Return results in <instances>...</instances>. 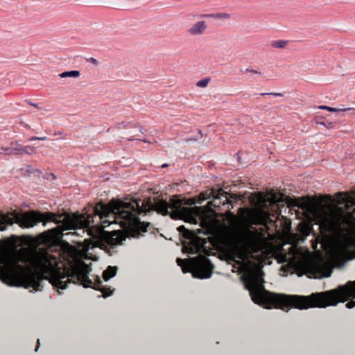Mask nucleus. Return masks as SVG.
I'll return each instance as SVG.
<instances>
[{
    "instance_id": "1a4fd4ad",
    "label": "nucleus",
    "mask_w": 355,
    "mask_h": 355,
    "mask_svg": "<svg viewBox=\"0 0 355 355\" xmlns=\"http://www.w3.org/2000/svg\"><path fill=\"white\" fill-rule=\"evenodd\" d=\"M207 28V23L205 21H198L193 24L187 31L188 33L192 36L200 35L204 34Z\"/></svg>"
},
{
    "instance_id": "7ed1b4c3",
    "label": "nucleus",
    "mask_w": 355,
    "mask_h": 355,
    "mask_svg": "<svg viewBox=\"0 0 355 355\" xmlns=\"http://www.w3.org/2000/svg\"><path fill=\"white\" fill-rule=\"evenodd\" d=\"M350 201L341 197L338 205L318 216V223L327 232L341 237L339 250L343 255L355 252V215L351 211Z\"/></svg>"
},
{
    "instance_id": "ddd939ff",
    "label": "nucleus",
    "mask_w": 355,
    "mask_h": 355,
    "mask_svg": "<svg viewBox=\"0 0 355 355\" xmlns=\"http://www.w3.org/2000/svg\"><path fill=\"white\" fill-rule=\"evenodd\" d=\"M320 109H322V110H327L329 112H345L346 111H348V110H354V108H352V107H349V108H334V107H329V106H326V105H321L319 107Z\"/></svg>"
},
{
    "instance_id": "423d86ee",
    "label": "nucleus",
    "mask_w": 355,
    "mask_h": 355,
    "mask_svg": "<svg viewBox=\"0 0 355 355\" xmlns=\"http://www.w3.org/2000/svg\"><path fill=\"white\" fill-rule=\"evenodd\" d=\"M331 272L332 270L322 259L313 261L307 269V273L311 278L329 277Z\"/></svg>"
},
{
    "instance_id": "7c9ffc66",
    "label": "nucleus",
    "mask_w": 355,
    "mask_h": 355,
    "mask_svg": "<svg viewBox=\"0 0 355 355\" xmlns=\"http://www.w3.org/2000/svg\"><path fill=\"white\" fill-rule=\"evenodd\" d=\"M121 125H123L125 128L126 127V125H125L124 123H122L118 125V128H121Z\"/></svg>"
},
{
    "instance_id": "bb28decb",
    "label": "nucleus",
    "mask_w": 355,
    "mask_h": 355,
    "mask_svg": "<svg viewBox=\"0 0 355 355\" xmlns=\"http://www.w3.org/2000/svg\"><path fill=\"white\" fill-rule=\"evenodd\" d=\"M38 137H32L29 139V141H34V140H37Z\"/></svg>"
},
{
    "instance_id": "a878e982",
    "label": "nucleus",
    "mask_w": 355,
    "mask_h": 355,
    "mask_svg": "<svg viewBox=\"0 0 355 355\" xmlns=\"http://www.w3.org/2000/svg\"><path fill=\"white\" fill-rule=\"evenodd\" d=\"M89 60V62L91 63H92L94 64H98V61L95 58H90Z\"/></svg>"
},
{
    "instance_id": "c9c22d12",
    "label": "nucleus",
    "mask_w": 355,
    "mask_h": 355,
    "mask_svg": "<svg viewBox=\"0 0 355 355\" xmlns=\"http://www.w3.org/2000/svg\"><path fill=\"white\" fill-rule=\"evenodd\" d=\"M143 130H144V129H143L142 128H140V132H141V133H143V132H143Z\"/></svg>"
},
{
    "instance_id": "a211bd4d",
    "label": "nucleus",
    "mask_w": 355,
    "mask_h": 355,
    "mask_svg": "<svg viewBox=\"0 0 355 355\" xmlns=\"http://www.w3.org/2000/svg\"><path fill=\"white\" fill-rule=\"evenodd\" d=\"M216 189L207 190L205 192L202 193L200 195L202 197V200H207L212 198Z\"/></svg>"
},
{
    "instance_id": "9b49d317",
    "label": "nucleus",
    "mask_w": 355,
    "mask_h": 355,
    "mask_svg": "<svg viewBox=\"0 0 355 355\" xmlns=\"http://www.w3.org/2000/svg\"><path fill=\"white\" fill-rule=\"evenodd\" d=\"M257 230H251L248 229L245 232V243L248 246L252 245L257 241Z\"/></svg>"
},
{
    "instance_id": "c85d7f7f",
    "label": "nucleus",
    "mask_w": 355,
    "mask_h": 355,
    "mask_svg": "<svg viewBox=\"0 0 355 355\" xmlns=\"http://www.w3.org/2000/svg\"><path fill=\"white\" fill-rule=\"evenodd\" d=\"M46 139V137H38L37 140H41V141H44Z\"/></svg>"
},
{
    "instance_id": "b1692460",
    "label": "nucleus",
    "mask_w": 355,
    "mask_h": 355,
    "mask_svg": "<svg viewBox=\"0 0 355 355\" xmlns=\"http://www.w3.org/2000/svg\"><path fill=\"white\" fill-rule=\"evenodd\" d=\"M246 71H249V72H251V73H256V74H261L260 72H259V71H257L256 70H254V69H249V68H248L246 69Z\"/></svg>"
},
{
    "instance_id": "6ab92c4d",
    "label": "nucleus",
    "mask_w": 355,
    "mask_h": 355,
    "mask_svg": "<svg viewBox=\"0 0 355 355\" xmlns=\"http://www.w3.org/2000/svg\"><path fill=\"white\" fill-rule=\"evenodd\" d=\"M210 80V78H204V79H202L200 80H199L197 83H196V85L199 87H206L209 83Z\"/></svg>"
},
{
    "instance_id": "473e14b6",
    "label": "nucleus",
    "mask_w": 355,
    "mask_h": 355,
    "mask_svg": "<svg viewBox=\"0 0 355 355\" xmlns=\"http://www.w3.org/2000/svg\"><path fill=\"white\" fill-rule=\"evenodd\" d=\"M197 139H198L197 138H193V139L191 138V139H187V141H190V140L196 141Z\"/></svg>"
},
{
    "instance_id": "cd10ccee",
    "label": "nucleus",
    "mask_w": 355,
    "mask_h": 355,
    "mask_svg": "<svg viewBox=\"0 0 355 355\" xmlns=\"http://www.w3.org/2000/svg\"><path fill=\"white\" fill-rule=\"evenodd\" d=\"M259 219H254V221L253 222L254 225H259L260 223L258 221Z\"/></svg>"
},
{
    "instance_id": "39448f33",
    "label": "nucleus",
    "mask_w": 355,
    "mask_h": 355,
    "mask_svg": "<svg viewBox=\"0 0 355 355\" xmlns=\"http://www.w3.org/2000/svg\"><path fill=\"white\" fill-rule=\"evenodd\" d=\"M195 271L193 272V277L199 279H207L211 276L214 265L210 260L202 255L193 258Z\"/></svg>"
},
{
    "instance_id": "f8f14e48",
    "label": "nucleus",
    "mask_w": 355,
    "mask_h": 355,
    "mask_svg": "<svg viewBox=\"0 0 355 355\" xmlns=\"http://www.w3.org/2000/svg\"><path fill=\"white\" fill-rule=\"evenodd\" d=\"M117 269L116 266H108L103 272V277L104 280L107 281L110 278L114 277L116 274Z\"/></svg>"
},
{
    "instance_id": "e433bc0d",
    "label": "nucleus",
    "mask_w": 355,
    "mask_h": 355,
    "mask_svg": "<svg viewBox=\"0 0 355 355\" xmlns=\"http://www.w3.org/2000/svg\"><path fill=\"white\" fill-rule=\"evenodd\" d=\"M198 233H201L202 232V230H198Z\"/></svg>"
},
{
    "instance_id": "0eeeda50",
    "label": "nucleus",
    "mask_w": 355,
    "mask_h": 355,
    "mask_svg": "<svg viewBox=\"0 0 355 355\" xmlns=\"http://www.w3.org/2000/svg\"><path fill=\"white\" fill-rule=\"evenodd\" d=\"M230 198L233 199H236V196L235 194H232L229 197L228 193L223 191L222 189H216L214 195L212 198V200L208 202V206L209 207H214L217 209H220L222 206L227 207V209L230 210L232 208L231 205Z\"/></svg>"
},
{
    "instance_id": "dca6fc26",
    "label": "nucleus",
    "mask_w": 355,
    "mask_h": 355,
    "mask_svg": "<svg viewBox=\"0 0 355 355\" xmlns=\"http://www.w3.org/2000/svg\"><path fill=\"white\" fill-rule=\"evenodd\" d=\"M185 260L181 258H178L176 262L179 266L181 267L182 270L184 273L189 271V266L185 263Z\"/></svg>"
},
{
    "instance_id": "4be33fe9",
    "label": "nucleus",
    "mask_w": 355,
    "mask_h": 355,
    "mask_svg": "<svg viewBox=\"0 0 355 355\" xmlns=\"http://www.w3.org/2000/svg\"><path fill=\"white\" fill-rule=\"evenodd\" d=\"M347 309H352L355 306V301H350L345 304Z\"/></svg>"
},
{
    "instance_id": "5701e85b",
    "label": "nucleus",
    "mask_w": 355,
    "mask_h": 355,
    "mask_svg": "<svg viewBox=\"0 0 355 355\" xmlns=\"http://www.w3.org/2000/svg\"><path fill=\"white\" fill-rule=\"evenodd\" d=\"M136 137H137V138L134 139L133 137H131V138H129L128 140L129 141H131V140H133V139H137V140H139V141H142L144 142H148L147 140L140 137L139 135H135Z\"/></svg>"
},
{
    "instance_id": "aec40b11",
    "label": "nucleus",
    "mask_w": 355,
    "mask_h": 355,
    "mask_svg": "<svg viewBox=\"0 0 355 355\" xmlns=\"http://www.w3.org/2000/svg\"><path fill=\"white\" fill-rule=\"evenodd\" d=\"M1 150H3L6 155H12L13 154L12 149L11 148V145L9 147H6V148L1 147Z\"/></svg>"
},
{
    "instance_id": "20e7f679",
    "label": "nucleus",
    "mask_w": 355,
    "mask_h": 355,
    "mask_svg": "<svg viewBox=\"0 0 355 355\" xmlns=\"http://www.w3.org/2000/svg\"><path fill=\"white\" fill-rule=\"evenodd\" d=\"M148 204L150 209H154L164 216L169 215L173 219H183L185 221L196 223L194 208L183 206L182 200L177 196H173L170 202L158 199L152 202L149 200Z\"/></svg>"
},
{
    "instance_id": "f257e3e1",
    "label": "nucleus",
    "mask_w": 355,
    "mask_h": 355,
    "mask_svg": "<svg viewBox=\"0 0 355 355\" xmlns=\"http://www.w3.org/2000/svg\"><path fill=\"white\" fill-rule=\"evenodd\" d=\"M142 211L139 202L135 199L129 202L112 200L108 204L99 202L93 208L94 214L93 216L90 214H80L62 216L52 212L42 213L37 211H30L19 214L16 211H12L8 214H0V231L6 230L8 225H11L14 223L23 228L33 227L40 222L52 221L57 224L62 223V232L68 230H75L73 232H62V238L68 236H83V234L87 233L92 237L91 241L85 239V242H88L87 245L88 249L98 247L112 256L116 252V248L122 245L123 241H125L126 236L116 230L110 232L103 230L94 234L92 230L89 229L90 225L92 223L94 224L92 227H96L98 230H102L107 225L114 223L127 231L146 225L143 230L146 232L149 223H141L138 217Z\"/></svg>"
},
{
    "instance_id": "393cba45",
    "label": "nucleus",
    "mask_w": 355,
    "mask_h": 355,
    "mask_svg": "<svg viewBox=\"0 0 355 355\" xmlns=\"http://www.w3.org/2000/svg\"><path fill=\"white\" fill-rule=\"evenodd\" d=\"M28 103L29 105H32V106H33V107H35L37 108V109H41V107H39L38 104L33 103H32V102H31V101H28Z\"/></svg>"
},
{
    "instance_id": "6e6552de",
    "label": "nucleus",
    "mask_w": 355,
    "mask_h": 355,
    "mask_svg": "<svg viewBox=\"0 0 355 355\" xmlns=\"http://www.w3.org/2000/svg\"><path fill=\"white\" fill-rule=\"evenodd\" d=\"M11 148L13 155H21L23 153L32 155L35 153V148L31 146H21L17 141L11 142Z\"/></svg>"
},
{
    "instance_id": "2eb2a0df",
    "label": "nucleus",
    "mask_w": 355,
    "mask_h": 355,
    "mask_svg": "<svg viewBox=\"0 0 355 355\" xmlns=\"http://www.w3.org/2000/svg\"><path fill=\"white\" fill-rule=\"evenodd\" d=\"M201 17H214L217 19H228L230 18V15L225 12H219L215 15H202Z\"/></svg>"
},
{
    "instance_id": "412c9836",
    "label": "nucleus",
    "mask_w": 355,
    "mask_h": 355,
    "mask_svg": "<svg viewBox=\"0 0 355 355\" xmlns=\"http://www.w3.org/2000/svg\"><path fill=\"white\" fill-rule=\"evenodd\" d=\"M261 95H262V96L273 95L275 96H283V94L282 93H275V92H272V93H262V94H261Z\"/></svg>"
},
{
    "instance_id": "f3484780",
    "label": "nucleus",
    "mask_w": 355,
    "mask_h": 355,
    "mask_svg": "<svg viewBox=\"0 0 355 355\" xmlns=\"http://www.w3.org/2000/svg\"><path fill=\"white\" fill-rule=\"evenodd\" d=\"M288 44L287 41L285 40H279V41H275L272 43V46L274 48H279V49H284L286 46Z\"/></svg>"
},
{
    "instance_id": "f704fd0d",
    "label": "nucleus",
    "mask_w": 355,
    "mask_h": 355,
    "mask_svg": "<svg viewBox=\"0 0 355 355\" xmlns=\"http://www.w3.org/2000/svg\"><path fill=\"white\" fill-rule=\"evenodd\" d=\"M198 133L200 135L201 137H202V133L200 130H198Z\"/></svg>"
},
{
    "instance_id": "72a5a7b5",
    "label": "nucleus",
    "mask_w": 355,
    "mask_h": 355,
    "mask_svg": "<svg viewBox=\"0 0 355 355\" xmlns=\"http://www.w3.org/2000/svg\"><path fill=\"white\" fill-rule=\"evenodd\" d=\"M167 166H168L167 164H164L163 165H162V168H165V167H167Z\"/></svg>"
},
{
    "instance_id": "c756f323",
    "label": "nucleus",
    "mask_w": 355,
    "mask_h": 355,
    "mask_svg": "<svg viewBox=\"0 0 355 355\" xmlns=\"http://www.w3.org/2000/svg\"><path fill=\"white\" fill-rule=\"evenodd\" d=\"M37 346H36L35 351H37V349H38V348H39V347H40V340H37Z\"/></svg>"
},
{
    "instance_id": "2f4dec72",
    "label": "nucleus",
    "mask_w": 355,
    "mask_h": 355,
    "mask_svg": "<svg viewBox=\"0 0 355 355\" xmlns=\"http://www.w3.org/2000/svg\"><path fill=\"white\" fill-rule=\"evenodd\" d=\"M261 212L263 216H266L267 214L264 210H262Z\"/></svg>"
},
{
    "instance_id": "9d476101",
    "label": "nucleus",
    "mask_w": 355,
    "mask_h": 355,
    "mask_svg": "<svg viewBox=\"0 0 355 355\" xmlns=\"http://www.w3.org/2000/svg\"><path fill=\"white\" fill-rule=\"evenodd\" d=\"M178 230L182 236L187 240L195 241L198 235L194 232L187 229L184 225L179 226Z\"/></svg>"
},
{
    "instance_id": "f03ea898",
    "label": "nucleus",
    "mask_w": 355,
    "mask_h": 355,
    "mask_svg": "<svg viewBox=\"0 0 355 355\" xmlns=\"http://www.w3.org/2000/svg\"><path fill=\"white\" fill-rule=\"evenodd\" d=\"M263 276V270L257 268L250 270L241 279L252 300L266 309L275 306L285 311L290 306L299 309H307L310 307L325 308L327 306H336L339 302H344L352 297L355 298V282L352 281H349L345 286H339L336 289L312 293L309 296L286 295L266 290Z\"/></svg>"
},
{
    "instance_id": "4468645a",
    "label": "nucleus",
    "mask_w": 355,
    "mask_h": 355,
    "mask_svg": "<svg viewBox=\"0 0 355 355\" xmlns=\"http://www.w3.org/2000/svg\"><path fill=\"white\" fill-rule=\"evenodd\" d=\"M80 75L79 71H64L60 73L59 76L61 78H67V77H73V78H78Z\"/></svg>"
}]
</instances>
